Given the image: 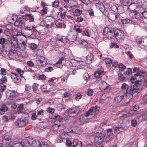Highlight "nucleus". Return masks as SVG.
<instances>
[{
	"mask_svg": "<svg viewBox=\"0 0 147 147\" xmlns=\"http://www.w3.org/2000/svg\"><path fill=\"white\" fill-rule=\"evenodd\" d=\"M125 96V92L120 91L117 93L116 96L114 97V99L116 103L120 102L122 100L124 96Z\"/></svg>",
	"mask_w": 147,
	"mask_h": 147,
	"instance_id": "11",
	"label": "nucleus"
},
{
	"mask_svg": "<svg viewBox=\"0 0 147 147\" xmlns=\"http://www.w3.org/2000/svg\"><path fill=\"white\" fill-rule=\"evenodd\" d=\"M11 45L13 48H17L20 47V44L18 43V41L17 38H13L11 40Z\"/></svg>",
	"mask_w": 147,
	"mask_h": 147,
	"instance_id": "22",
	"label": "nucleus"
},
{
	"mask_svg": "<svg viewBox=\"0 0 147 147\" xmlns=\"http://www.w3.org/2000/svg\"><path fill=\"white\" fill-rule=\"evenodd\" d=\"M119 42L123 40L125 38V34L124 32L119 30H115V37Z\"/></svg>",
	"mask_w": 147,
	"mask_h": 147,
	"instance_id": "5",
	"label": "nucleus"
},
{
	"mask_svg": "<svg viewBox=\"0 0 147 147\" xmlns=\"http://www.w3.org/2000/svg\"><path fill=\"white\" fill-rule=\"evenodd\" d=\"M0 80L3 83H5L7 81V78L5 75L3 76Z\"/></svg>",
	"mask_w": 147,
	"mask_h": 147,
	"instance_id": "55",
	"label": "nucleus"
},
{
	"mask_svg": "<svg viewBox=\"0 0 147 147\" xmlns=\"http://www.w3.org/2000/svg\"><path fill=\"white\" fill-rule=\"evenodd\" d=\"M46 26L47 28H50L53 26L54 23L55 21V19L53 16H47V17Z\"/></svg>",
	"mask_w": 147,
	"mask_h": 147,
	"instance_id": "14",
	"label": "nucleus"
},
{
	"mask_svg": "<svg viewBox=\"0 0 147 147\" xmlns=\"http://www.w3.org/2000/svg\"><path fill=\"white\" fill-rule=\"evenodd\" d=\"M15 70L18 73L17 74L19 75H20L19 76H23V74L24 72L22 70L19 68L16 69H15Z\"/></svg>",
	"mask_w": 147,
	"mask_h": 147,
	"instance_id": "50",
	"label": "nucleus"
},
{
	"mask_svg": "<svg viewBox=\"0 0 147 147\" xmlns=\"http://www.w3.org/2000/svg\"><path fill=\"white\" fill-rule=\"evenodd\" d=\"M136 74H134V76H132L130 79V81L132 83H135V85L134 86H141L140 85V84L141 83V81L138 80L137 79L138 78H140L139 75H137Z\"/></svg>",
	"mask_w": 147,
	"mask_h": 147,
	"instance_id": "16",
	"label": "nucleus"
},
{
	"mask_svg": "<svg viewBox=\"0 0 147 147\" xmlns=\"http://www.w3.org/2000/svg\"><path fill=\"white\" fill-rule=\"evenodd\" d=\"M28 123V120L26 117L18 119L15 122V125L18 127L25 126Z\"/></svg>",
	"mask_w": 147,
	"mask_h": 147,
	"instance_id": "6",
	"label": "nucleus"
},
{
	"mask_svg": "<svg viewBox=\"0 0 147 147\" xmlns=\"http://www.w3.org/2000/svg\"><path fill=\"white\" fill-rule=\"evenodd\" d=\"M94 76L97 78H100L103 75V71L101 69H98L94 74Z\"/></svg>",
	"mask_w": 147,
	"mask_h": 147,
	"instance_id": "25",
	"label": "nucleus"
},
{
	"mask_svg": "<svg viewBox=\"0 0 147 147\" xmlns=\"http://www.w3.org/2000/svg\"><path fill=\"white\" fill-rule=\"evenodd\" d=\"M37 143V141L36 142L35 141H32V140L29 138H25L23 144L25 146V147H30L32 145H33L34 147V145L36 144Z\"/></svg>",
	"mask_w": 147,
	"mask_h": 147,
	"instance_id": "9",
	"label": "nucleus"
},
{
	"mask_svg": "<svg viewBox=\"0 0 147 147\" xmlns=\"http://www.w3.org/2000/svg\"><path fill=\"white\" fill-rule=\"evenodd\" d=\"M104 135H102L101 133L96 135L94 138V141L96 143H97L99 145L101 144L102 142L104 141Z\"/></svg>",
	"mask_w": 147,
	"mask_h": 147,
	"instance_id": "18",
	"label": "nucleus"
},
{
	"mask_svg": "<svg viewBox=\"0 0 147 147\" xmlns=\"http://www.w3.org/2000/svg\"><path fill=\"white\" fill-rule=\"evenodd\" d=\"M24 32L26 36H29L33 34V32H34L32 30L30 27H26L24 29Z\"/></svg>",
	"mask_w": 147,
	"mask_h": 147,
	"instance_id": "23",
	"label": "nucleus"
},
{
	"mask_svg": "<svg viewBox=\"0 0 147 147\" xmlns=\"http://www.w3.org/2000/svg\"><path fill=\"white\" fill-rule=\"evenodd\" d=\"M59 6V3L58 1H55L53 2L52 3V6L53 7H57Z\"/></svg>",
	"mask_w": 147,
	"mask_h": 147,
	"instance_id": "60",
	"label": "nucleus"
},
{
	"mask_svg": "<svg viewBox=\"0 0 147 147\" xmlns=\"http://www.w3.org/2000/svg\"><path fill=\"white\" fill-rule=\"evenodd\" d=\"M7 43V40L4 38L0 39V44L2 45L6 44Z\"/></svg>",
	"mask_w": 147,
	"mask_h": 147,
	"instance_id": "49",
	"label": "nucleus"
},
{
	"mask_svg": "<svg viewBox=\"0 0 147 147\" xmlns=\"http://www.w3.org/2000/svg\"><path fill=\"white\" fill-rule=\"evenodd\" d=\"M15 92L14 91L9 90L6 92V97L9 100H13L15 96Z\"/></svg>",
	"mask_w": 147,
	"mask_h": 147,
	"instance_id": "19",
	"label": "nucleus"
},
{
	"mask_svg": "<svg viewBox=\"0 0 147 147\" xmlns=\"http://www.w3.org/2000/svg\"><path fill=\"white\" fill-rule=\"evenodd\" d=\"M82 10L79 9H77L73 11V15L76 16H79L82 13Z\"/></svg>",
	"mask_w": 147,
	"mask_h": 147,
	"instance_id": "32",
	"label": "nucleus"
},
{
	"mask_svg": "<svg viewBox=\"0 0 147 147\" xmlns=\"http://www.w3.org/2000/svg\"><path fill=\"white\" fill-rule=\"evenodd\" d=\"M105 62L106 64V66L108 67L111 66V63H112V60L109 58H107L105 59Z\"/></svg>",
	"mask_w": 147,
	"mask_h": 147,
	"instance_id": "38",
	"label": "nucleus"
},
{
	"mask_svg": "<svg viewBox=\"0 0 147 147\" xmlns=\"http://www.w3.org/2000/svg\"><path fill=\"white\" fill-rule=\"evenodd\" d=\"M62 60L61 58L55 64V66L59 68H61L63 66L62 64Z\"/></svg>",
	"mask_w": 147,
	"mask_h": 147,
	"instance_id": "42",
	"label": "nucleus"
},
{
	"mask_svg": "<svg viewBox=\"0 0 147 147\" xmlns=\"http://www.w3.org/2000/svg\"><path fill=\"white\" fill-rule=\"evenodd\" d=\"M11 77L13 81L16 84H18L21 81V78L23 76H20L18 74L12 72L11 74Z\"/></svg>",
	"mask_w": 147,
	"mask_h": 147,
	"instance_id": "12",
	"label": "nucleus"
},
{
	"mask_svg": "<svg viewBox=\"0 0 147 147\" xmlns=\"http://www.w3.org/2000/svg\"><path fill=\"white\" fill-rule=\"evenodd\" d=\"M118 79L120 82H124L126 80L125 78L121 74L118 75Z\"/></svg>",
	"mask_w": 147,
	"mask_h": 147,
	"instance_id": "46",
	"label": "nucleus"
},
{
	"mask_svg": "<svg viewBox=\"0 0 147 147\" xmlns=\"http://www.w3.org/2000/svg\"><path fill=\"white\" fill-rule=\"evenodd\" d=\"M84 18L83 17L80 16L77 18L76 21L78 22H81L83 21Z\"/></svg>",
	"mask_w": 147,
	"mask_h": 147,
	"instance_id": "63",
	"label": "nucleus"
},
{
	"mask_svg": "<svg viewBox=\"0 0 147 147\" xmlns=\"http://www.w3.org/2000/svg\"><path fill=\"white\" fill-rule=\"evenodd\" d=\"M78 140H74L73 143V145L71 146V147H77V143H78Z\"/></svg>",
	"mask_w": 147,
	"mask_h": 147,
	"instance_id": "61",
	"label": "nucleus"
},
{
	"mask_svg": "<svg viewBox=\"0 0 147 147\" xmlns=\"http://www.w3.org/2000/svg\"><path fill=\"white\" fill-rule=\"evenodd\" d=\"M142 86L139 87L134 86H130L125 92V96L131 98L133 96H136L141 91Z\"/></svg>",
	"mask_w": 147,
	"mask_h": 147,
	"instance_id": "2",
	"label": "nucleus"
},
{
	"mask_svg": "<svg viewBox=\"0 0 147 147\" xmlns=\"http://www.w3.org/2000/svg\"><path fill=\"white\" fill-rule=\"evenodd\" d=\"M86 112L85 114H82L79 117L77 120V122L78 125H83L85 123H88L89 121V119L87 117L89 116L88 115H86Z\"/></svg>",
	"mask_w": 147,
	"mask_h": 147,
	"instance_id": "3",
	"label": "nucleus"
},
{
	"mask_svg": "<svg viewBox=\"0 0 147 147\" xmlns=\"http://www.w3.org/2000/svg\"><path fill=\"white\" fill-rule=\"evenodd\" d=\"M65 107V105H64L62 103H59L58 104L57 106L58 110L61 111L63 109H64Z\"/></svg>",
	"mask_w": 147,
	"mask_h": 147,
	"instance_id": "35",
	"label": "nucleus"
},
{
	"mask_svg": "<svg viewBox=\"0 0 147 147\" xmlns=\"http://www.w3.org/2000/svg\"><path fill=\"white\" fill-rule=\"evenodd\" d=\"M44 113V111L42 109H39L38 110L37 115L38 119L40 120L42 118L43 116Z\"/></svg>",
	"mask_w": 147,
	"mask_h": 147,
	"instance_id": "29",
	"label": "nucleus"
},
{
	"mask_svg": "<svg viewBox=\"0 0 147 147\" xmlns=\"http://www.w3.org/2000/svg\"><path fill=\"white\" fill-rule=\"evenodd\" d=\"M129 87V86L128 85L125 83H124L122 84L121 87V91H123V92H126V90L128 89Z\"/></svg>",
	"mask_w": 147,
	"mask_h": 147,
	"instance_id": "37",
	"label": "nucleus"
},
{
	"mask_svg": "<svg viewBox=\"0 0 147 147\" xmlns=\"http://www.w3.org/2000/svg\"><path fill=\"white\" fill-rule=\"evenodd\" d=\"M118 64L117 62H114L112 63V66L111 67L112 69L113 70L115 67H118Z\"/></svg>",
	"mask_w": 147,
	"mask_h": 147,
	"instance_id": "58",
	"label": "nucleus"
},
{
	"mask_svg": "<svg viewBox=\"0 0 147 147\" xmlns=\"http://www.w3.org/2000/svg\"><path fill=\"white\" fill-rule=\"evenodd\" d=\"M131 124L132 126L135 127L137 124V121L135 119H133L131 121Z\"/></svg>",
	"mask_w": 147,
	"mask_h": 147,
	"instance_id": "59",
	"label": "nucleus"
},
{
	"mask_svg": "<svg viewBox=\"0 0 147 147\" xmlns=\"http://www.w3.org/2000/svg\"><path fill=\"white\" fill-rule=\"evenodd\" d=\"M57 40L60 41L64 43H66L67 42V39L65 36H58L57 38Z\"/></svg>",
	"mask_w": 147,
	"mask_h": 147,
	"instance_id": "33",
	"label": "nucleus"
},
{
	"mask_svg": "<svg viewBox=\"0 0 147 147\" xmlns=\"http://www.w3.org/2000/svg\"><path fill=\"white\" fill-rule=\"evenodd\" d=\"M24 111L23 105L21 104L18 106L17 108V112L18 113H22Z\"/></svg>",
	"mask_w": 147,
	"mask_h": 147,
	"instance_id": "39",
	"label": "nucleus"
},
{
	"mask_svg": "<svg viewBox=\"0 0 147 147\" xmlns=\"http://www.w3.org/2000/svg\"><path fill=\"white\" fill-rule=\"evenodd\" d=\"M79 43L83 47H86L88 45V43L86 41L82 39H81L79 41Z\"/></svg>",
	"mask_w": 147,
	"mask_h": 147,
	"instance_id": "34",
	"label": "nucleus"
},
{
	"mask_svg": "<svg viewBox=\"0 0 147 147\" xmlns=\"http://www.w3.org/2000/svg\"><path fill=\"white\" fill-rule=\"evenodd\" d=\"M55 25L57 27H63L64 26V24L63 21L59 20L55 22Z\"/></svg>",
	"mask_w": 147,
	"mask_h": 147,
	"instance_id": "31",
	"label": "nucleus"
},
{
	"mask_svg": "<svg viewBox=\"0 0 147 147\" xmlns=\"http://www.w3.org/2000/svg\"><path fill=\"white\" fill-rule=\"evenodd\" d=\"M109 18L111 21H113L115 20L117 18V17L115 13H113L109 14Z\"/></svg>",
	"mask_w": 147,
	"mask_h": 147,
	"instance_id": "40",
	"label": "nucleus"
},
{
	"mask_svg": "<svg viewBox=\"0 0 147 147\" xmlns=\"http://www.w3.org/2000/svg\"><path fill=\"white\" fill-rule=\"evenodd\" d=\"M93 91L92 89L89 88L88 90V91L87 92V94L89 96H91L93 95Z\"/></svg>",
	"mask_w": 147,
	"mask_h": 147,
	"instance_id": "57",
	"label": "nucleus"
},
{
	"mask_svg": "<svg viewBox=\"0 0 147 147\" xmlns=\"http://www.w3.org/2000/svg\"><path fill=\"white\" fill-rule=\"evenodd\" d=\"M36 144L34 145V147H51V146L47 145L46 144H41L39 140L37 141V143Z\"/></svg>",
	"mask_w": 147,
	"mask_h": 147,
	"instance_id": "30",
	"label": "nucleus"
},
{
	"mask_svg": "<svg viewBox=\"0 0 147 147\" xmlns=\"http://www.w3.org/2000/svg\"><path fill=\"white\" fill-rule=\"evenodd\" d=\"M13 147H25V146L22 143H16L14 142L13 143Z\"/></svg>",
	"mask_w": 147,
	"mask_h": 147,
	"instance_id": "43",
	"label": "nucleus"
},
{
	"mask_svg": "<svg viewBox=\"0 0 147 147\" xmlns=\"http://www.w3.org/2000/svg\"><path fill=\"white\" fill-rule=\"evenodd\" d=\"M80 111V109L78 107H75L69 109L68 112L69 116L76 117L78 115Z\"/></svg>",
	"mask_w": 147,
	"mask_h": 147,
	"instance_id": "7",
	"label": "nucleus"
},
{
	"mask_svg": "<svg viewBox=\"0 0 147 147\" xmlns=\"http://www.w3.org/2000/svg\"><path fill=\"white\" fill-rule=\"evenodd\" d=\"M140 76L139 78L141 80L144 81L143 85L145 87H147V74L146 73L143 71L139 72L136 74Z\"/></svg>",
	"mask_w": 147,
	"mask_h": 147,
	"instance_id": "8",
	"label": "nucleus"
},
{
	"mask_svg": "<svg viewBox=\"0 0 147 147\" xmlns=\"http://www.w3.org/2000/svg\"><path fill=\"white\" fill-rule=\"evenodd\" d=\"M77 36L76 34H74L70 36L69 40L70 42H73L76 40Z\"/></svg>",
	"mask_w": 147,
	"mask_h": 147,
	"instance_id": "41",
	"label": "nucleus"
},
{
	"mask_svg": "<svg viewBox=\"0 0 147 147\" xmlns=\"http://www.w3.org/2000/svg\"><path fill=\"white\" fill-rule=\"evenodd\" d=\"M114 130L115 133L118 134L121 132L123 131L124 129L121 127H115Z\"/></svg>",
	"mask_w": 147,
	"mask_h": 147,
	"instance_id": "36",
	"label": "nucleus"
},
{
	"mask_svg": "<svg viewBox=\"0 0 147 147\" xmlns=\"http://www.w3.org/2000/svg\"><path fill=\"white\" fill-rule=\"evenodd\" d=\"M115 30L113 29L106 28L103 30V34L105 35L106 37L112 38L115 37Z\"/></svg>",
	"mask_w": 147,
	"mask_h": 147,
	"instance_id": "4",
	"label": "nucleus"
},
{
	"mask_svg": "<svg viewBox=\"0 0 147 147\" xmlns=\"http://www.w3.org/2000/svg\"><path fill=\"white\" fill-rule=\"evenodd\" d=\"M26 16L28 18V20L30 22H33L34 20V16L32 14H26Z\"/></svg>",
	"mask_w": 147,
	"mask_h": 147,
	"instance_id": "47",
	"label": "nucleus"
},
{
	"mask_svg": "<svg viewBox=\"0 0 147 147\" xmlns=\"http://www.w3.org/2000/svg\"><path fill=\"white\" fill-rule=\"evenodd\" d=\"M109 86L105 81H103L100 83L99 88L101 90H105L108 89Z\"/></svg>",
	"mask_w": 147,
	"mask_h": 147,
	"instance_id": "21",
	"label": "nucleus"
},
{
	"mask_svg": "<svg viewBox=\"0 0 147 147\" xmlns=\"http://www.w3.org/2000/svg\"><path fill=\"white\" fill-rule=\"evenodd\" d=\"M8 56L9 58L16 60L18 59L20 54H18L16 51L11 50L9 51Z\"/></svg>",
	"mask_w": 147,
	"mask_h": 147,
	"instance_id": "15",
	"label": "nucleus"
},
{
	"mask_svg": "<svg viewBox=\"0 0 147 147\" xmlns=\"http://www.w3.org/2000/svg\"><path fill=\"white\" fill-rule=\"evenodd\" d=\"M8 109V108L6 106L3 105L1 106L0 108V110L2 112H4L7 111Z\"/></svg>",
	"mask_w": 147,
	"mask_h": 147,
	"instance_id": "53",
	"label": "nucleus"
},
{
	"mask_svg": "<svg viewBox=\"0 0 147 147\" xmlns=\"http://www.w3.org/2000/svg\"><path fill=\"white\" fill-rule=\"evenodd\" d=\"M121 2L124 5L126 6H129V7L131 8L133 5L134 6L133 9H135L136 7V4L135 3H130L129 0H120Z\"/></svg>",
	"mask_w": 147,
	"mask_h": 147,
	"instance_id": "20",
	"label": "nucleus"
},
{
	"mask_svg": "<svg viewBox=\"0 0 147 147\" xmlns=\"http://www.w3.org/2000/svg\"><path fill=\"white\" fill-rule=\"evenodd\" d=\"M44 59V58L43 57H40V58H37L36 62L37 63V65L38 66H44L45 65V62L44 61H43Z\"/></svg>",
	"mask_w": 147,
	"mask_h": 147,
	"instance_id": "26",
	"label": "nucleus"
},
{
	"mask_svg": "<svg viewBox=\"0 0 147 147\" xmlns=\"http://www.w3.org/2000/svg\"><path fill=\"white\" fill-rule=\"evenodd\" d=\"M139 107L138 105H135V106L131 107L130 108V109L131 111H135L139 109Z\"/></svg>",
	"mask_w": 147,
	"mask_h": 147,
	"instance_id": "54",
	"label": "nucleus"
},
{
	"mask_svg": "<svg viewBox=\"0 0 147 147\" xmlns=\"http://www.w3.org/2000/svg\"><path fill=\"white\" fill-rule=\"evenodd\" d=\"M129 15L132 18H135L137 20L140 19V14L139 12L136 10L131 11Z\"/></svg>",
	"mask_w": 147,
	"mask_h": 147,
	"instance_id": "17",
	"label": "nucleus"
},
{
	"mask_svg": "<svg viewBox=\"0 0 147 147\" xmlns=\"http://www.w3.org/2000/svg\"><path fill=\"white\" fill-rule=\"evenodd\" d=\"M32 28L34 32L36 31L38 33L42 34H44L46 32L45 27L41 25L37 26L36 27L34 26H32Z\"/></svg>",
	"mask_w": 147,
	"mask_h": 147,
	"instance_id": "10",
	"label": "nucleus"
},
{
	"mask_svg": "<svg viewBox=\"0 0 147 147\" xmlns=\"http://www.w3.org/2000/svg\"><path fill=\"white\" fill-rule=\"evenodd\" d=\"M121 22L123 24L128 23H131L135 24L136 22L131 19H124L121 20Z\"/></svg>",
	"mask_w": 147,
	"mask_h": 147,
	"instance_id": "27",
	"label": "nucleus"
},
{
	"mask_svg": "<svg viewBox=\"0 0 147 147\" xmlns=\"http://www.w3.org/2000/svg\"><path fill=\"white\" fill-rule=\"evenodd\" d=\"M66 12L65 11H64L63 12H59V13L61 18L62 19H64L65 18L66 14Z\"/></svg>",
	"mask_w": 147,
	"mask_h": 147,
	"instance_id": "56",
	"label": "nucleus"
},
{
	"mask_svg": "<svg viewBox=\"0 0 147 147\" xmlns=\"http://www.w3.org/2000/svg\"><path fill=\"white\" fill-rule=\"evenodd\" d=\"M118 67L119 70L122 71H123L126 68L125 66L122 63H120L118 66Z\"/></svg>",
	"mask_w": 147,
	"mask_h": 147,
	"instance_id": "48",
	"label": "nucleus"
},
{
	"mask_svg": "<svg viewBox=\"0 0 147 147\" xmlns=\"http://www.w3.org/2000/svg\"><path fill=\"white\" fill-rule=\"evenodd\" d=\"M94 55L91 53H89L86 57V61L88 63H91L94 59Z\"/></svg>",
	"mask_w": 147,
	"mask_h": 147,
	"instance_id": "28",
	"label": "nucleus"
},
{
	"mask_svg": "<svg viewBox=\"0 0 147 147\" xmlns=\"http://www.w3.org/2000/svg\"><path fill=\"white\" fill-rule=\"evenodd\" d=\"M112 136L113 135L112 134H108L107 136L105 138V140L104 139V140L106 142L110 141L111 140Z\"/></svg>",
	"mask_w": 147,
	"mask_h": 147,
	"instance_id": "44",
	"label": "nucleus"
},
{
	"mask_svg": "<svg viewBox=\"0 0 147 147\" xmlns=\"http://www.w3.org/2000/svg\"><path fill=\"white\" fill-rule=\"evenodd\" d=\"M67 118L66 117H63L59 119L56 121V123L53 125L51 129L54 132H57L65 128V124L67 122Z\"/></svg>",
	"mask_w": 147,
	"mask_h": 147,
	"instance_id": "1",
	"label": "nucleus"
},
{
	"mask_svg": "<svg viewBox=\"0 0 147 147\" xmlns=\"http://www.w3.org/2000/svg\"><path fill=\"white\" fill-rule=\"evenodd\" d=\"M83 33L85 35L87 36H90V31L88 29H85L83 31Z\"/></svg>",
	"mask_w": 147,
	"mask_h": 147,
	"instance_id": "51",
	"label": "nucleus"
},
{
	"mask_svg": "<svg viewBox=\"0 0 147 147\" xmlns=\"http://www.w3.org/2000/svg\"><path fill=\"white\" fill-rule=\"evenodd\" d=\"M99 108L97 106L93 107L89 110L86 112V115H88L91 118L92 116L93 113L97 114L98 113Z\"/></svg>",
	"mask_w": 147,
	"mask_h": 147,
	"instance_id": "13",
	"label": "nucleus"
},
{
	"mask_svg": "<svg viewBox=\"0 0 147 147\" xmlns=\"http://www.w3.org/2000/svg\"><path fill=\"white\" fill-rule=\"evenodd\" d=\"M24 22V20L23 18H21V17L17 19L15 21L14 23V25L15 26L19 27L20 26H22Z\"/></svg>",
	"mask_w": 147,
	"mask_h": 147,
	"instance_id": "24",
	"label": "nucleus"
},
{
	"mask_svg": "<svg viewBox=\"0 0 147 147\" xmlns=\"http://www.w3.org/2000/svg\"><path fill=\"white\" fill-rule=\"evenodd\" d=\"M37 45L36 44L32 43L30 44V48L32 50H34L37 48Z\"/></svg>",
	"mask_w": 147,
	"mask_h": 147,
	"instance_id": "52",
	"label": "nucleus"
},
{
	"mask_svg": "<svg viewBox=\"0 0 147 147\" xmlns=\"http://www.w3.org/2000/svg\"><path fill=\"white\" fill-rule=\"evenodd\" d=\"M6 86L2 83H0V92H3L6 89Z\"/></svg>",
	"mask_w": 147,
	"mask_h": 147,
	"instance_id": "45",
	"label": "nucleus"
},
{
	"mask_svg": "<svg viewBox=\"0 0 147 147\" xmlns=\"http://www.w3.org/2000/svg\"><path fill=\"white\" fill-rule=\"evenodd\" d=\"M142 99L144 102H147V92L143 96Z\"/></svg>",
	"mask_w": 147,
	"mask_h": 147,
	"instance_id": "64",
	"label": "nucleus"
},
{
	"mask_svg": "<svg viewBox=\"0 0 147 147\" xmlns=\"http://www.w3.org/2000/svg\"><path fill=\"white\" fill-rule=\"evenodd\" d=\"M16 19L17 18H16V17H15V18L13 16L9 17V21H10L11 23L14 22L15 23V22Z\"/></svg>",
	"mask_w": 147,
	"mask_h": 147,
	"instance_id": "62",
	"label": "nucleus"
}]
</instances>
